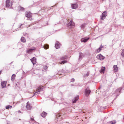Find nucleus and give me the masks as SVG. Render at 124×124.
<instances>
[{
	"instance_id": "2",
	"label": "nucleus",
	"mask_w": 124,
	"mask_h": 124,
	"mask_svg": "<svg viewBox=\"0 0 124 124\" xmlns=\"http://www.w3.org/2000/svg\"><path fill=\"white\" fill-rule=\"evenodd\" d=\"M12 3L9 0H7L6 1V7H9L11 9L13 8L12 6Z\"/></svg>"
},
{
	"instance_id": "25",
	"label": "nucleus",
	"mask_w": 124,
	"mask_h": 124,
	"mask_svg": "<svg viewBox=\"0 0 124 124\" xmlns=\"http://www.w3.org/2000/svg\"><path fill=\"white\" fill-rule=\"evenodd\" d=\"M44 47L45 49H48L49 48V46L47 44H45L43 46Z\"/></svg>"
},
{
	"instance_id": "11",
	"label": "nucleus",
	"mask_w": 124,
	"mask_h": 124,
	"mask_svg": "<svg viewBox=\"0 0 124 124\" xmlns=\"http://www.w3.org/2000/svg\"><path fill=\"white\" fill-rule=\"evenodd\" d=\"M7 83V81H4L1 82V85L2 88H4L6 87Z\"/></svg>"
},
{
	"instance_id": "38",
	"label": "nucleus",
	"mask_w": 124,
	"mask_h": 124,
	"mask_svg": "<svg viewBox=\"0 0 124 124\" xmlns=\"http://www.w3.org/2000/svg\"><path fill=\"white\" fill-rule=\"evenodd\" d=\"M103 46H102L101 45V46H100V47H99L101 49V48H103Z\"/></svg>"
},
{
	"instance_id": "41",
	"label": "nucleus",
	"mask_w": 124,
	"mask_h": 124,
	"mask_svg": "<svg viewBox=\"0 0 124 124\" xmlns=\"http://www.w3.org/2000/svg\"><path fill=\"white\" fill-rule=\"evenodd\" d=\"M123 119H124V118H123Z\"/></svg>"
},
{
	"instance_id": "33",
	"label": "nucleus",
	"mask_w": 124,
	"mask_h": 124,
	"mask_svg": "<svg viewBox=\"0 0 124 124\" xmlns=\"http://www.w3.org/2000/svg\"><path fill=\"white\" fill-rule=\"evenodd\" d=\"M31 120L33 121L34 122H36L34 120V118H32L31 117Z\"/></svg>"
},
{
	"instance_id": "37",
	"label": "nucleus",
	"mask_w": 124,
	"mask_h": 124,
	"mask_svg": "<svg viewBox=\"0 0 124 124\" xmlns=\"http://www.w3.org/2000/svg\"><path fill=\"white\" fill-rule=\"evenodd\" d=\"M106 107H101V109H103L102 108H103V109H106Z\"/></svg>"
},
{
	"instance_id": "15",
	"label": "nucleus",
	"mask_w": 124,
	"mask_h": 124,
	"mask_svg": "<svg viewBox=\"0 0 124 124\" xmlns=\"http://www.w3.org/2000/svg\"><path fill=\"white\" fill-rule=\"evenodd\" d=\"M84 54L81 52L79 53V56L78 60L81 61L82 59L84 56Z\"/></svg>"
},
{
	"instance_id": "42",
	"label": "nucleus",
	"mask_w": 124,
	"mask_h": 124,
	"mask_svg": "<svg viewBox=\"0 0 124 124\" xmlns=\"http://www.w3.org/2000/svg\"><path fill=\"white\" fill-rule=\"evenodd\" d=\"M112 103H113V102H112Z\"/></svg>"
},
{
	"instance_id": "22",
	"label": "nucleus",
	"mask_w": 124,
	"mask_h": 124,
	"mask_svg": "<svg viewBox=\"0 0 124 124\" xmlns=\"http://www.w3.org/2000/svg\"><path fill=\"white\" fill-rule=\"evenodd\" d=\"M59 44L60 43L59 42H58L55 43V47L56 49H57L59 48Z\"/></svg>"
},
{
	"instance_id": "21",
	"label": "nucleus",
	"mask_w": 124,
	"mask_h": 124,
	"mask_svg": "<svg viewBox=\"0 0 124 124\" xmlns=\"http://www.w3.org/2000/svg\"><path fill=\"white\" fill-rule=\"evenodd\" d=\"M114 71L115 72H117L118 71V68L116 65L113 66Z\"/></svg>"
},
{
	"instance_id": "32",
	"label": "nucleus",
	"mask_w": 124,
	"mask_h": 124,
	"mask_svg": "<svg viewBox=\"0 0 124 124\" xmlns=\"http://www.w3.org/2000/svg\"><path fill=\"white\" fill-rule=\"evenodd\" d=\"M47 67L46 65H44L43 66V69L45 70H46L47 68Z\"/></svg>"
},
{
	"instance_id": "4",
	"label": "nucleus",
	"mask_w": 124,
	"mask_h": 124,
	"mask_svg": "<svg viewBox=\"0 0 124 124\" xmlns=\"http://www.w3.org/2000/svg\"><path fill=\"white\" fill-rule=\"evenodd\" d=\"M107 13L106 11H105L102 13V15L100 16L101 20H102L105 19L107 16Z\"/></svg>"
},
{
	"instance_id": "1",
	"label": "nucleus",
	"mask_w": 124,
	"mask_h": 124,
	"mask_svg": "<svg viewBox=\"0 0 124 124\" xmlns=\"http://www.w3.org/2000/svg\"><path fill=\"white\" fill-rule=\"evenodd\" d=\"M44 88V86H41L38 88V89L37 90L35 93H34V95L32 96V97H33L34 96L36 95L37 94H39V92L43 90Z\"/></svg>"
},
{
	"instance_id": "16",
	"label": "nucleus",
	"mask_w": 124,
	"mask_h": 124,
	"mask_svg": "<svg viewBox=\"0 0 124 124\" xmlns=\"http://www.w3.org/2000/svg\"><path fill=\"white\" fill-rule=\"evenodd\" d=\"M29 102L28 101L27 103V105L26 106V108L28 110H30L31 109L32 107L31 105L29 104Z\"/></svg>"
},
{
	"instance_id": "26",
	"label": "nucleus",
	"mask_w": 124,
	"mask_h": 124,
	"mask_svg": "<svg viewBox=\"0 0 124 124\" xmlns=\"http://www.w3.org/2000/svg\"><path fill=\"white\" fill-rule=\"evenodd\" d=\"M85 25L86 24L85 23L82 24L80 26L81 28L82 29H84L85 27Z\"/></svg>"
},
{
	"instance_id": "45",
	"label": "nucleus",
	"mask_w": 124,
	"mask_h": 124,
	"mask_svg": "<svg viewBox=\"0 0 124 124\" xmlns=\"http://www.w3.org/2000/svg\"><path fill=\"white\" fill-rule=\"evenodd\" d=\"M118 95H117V96H118Z\"/></svg>"
},
{
	"instance_id": "43",
	"label": "nucleus",
	"mask_w": 124,
	"mask_h": 124,
	"mask_svg": "<svg viewBox=\"0 0 124 124\" xmlns=\"http://www.w3.org/2000/svg\"><path fill=\"white\" fill-rule=\"evenodd\" d=\"M115 99H116V98H115V99H114V100H115Z\"/></svg>"
},
{
	"instance_id": "6",
	"label": "nucleus",
	"mask_w": 124,
	"mask_h": 124,
	"mask_svg": "<svg viewBox=\"0 0 124 124\" xmlns=\"http://www.w3.org/2000/svg\"><path fill=\"white\" fill-rule=\"evenodd\" d=\"M96 58L100 60H103L105 58V57L103 56L101 54H100L97 55Z\"/></svg>"
},
{
	"instance_id": "12",
	"label": "nucleus",
	"mask_w": 124,
	"mask_h": 124,
	"mask_svg": "<svg viewBox=\"0 0 124 124\" xmlns=\"http://www.w3.org/2000/svg\"><path fill=\"white\" fill-rule=\"evenodd\" d=\"M17 10L18 11H24L25 9L23 7L19 6L18 7Z\"/></svg>"
},
{
	"instance_id": "9",
	"label": "nucleus",
	"mask_w": 124,
	"mask_h": 124,
	"mask_svg": "<svg viewBox=\"0 0 124 124\" xmlns=\"http://www.w3.org/2000/svg\"><path fill=\"white\" fill-rule=\"evenodd\" d=\"M36 48L34 47H33L29 49L28 50H27V52L28 53H30L32 52L33 51L36 50Z\"/></svg>"
},
{
	"instance_id": "39",
	"label": "nucleus",
	"mask_w": 124,
	"mask_h": 124,
	"mask_svg": "<svg viewBox=\"0 0 124 124\" xmlns=\"http://www.w3.org/2000/svg\"><path fill=\"white\" fill-rule=\"evenodd\" d=\"M18 112L19 113H21V112L20 110L18 111Z\"/></svg>"
},
{
	"instance_id": "34",
	"label": "nucleus",
	"mask_w": 124,
	"mask_h": 124,
	"mask_svg": "<svg viewBox=\"0 0 124 124\" xmlns=\"http://www.w3.org/2000/svg\"><path fill=\"white\" fill-rule=\"evenodd\" d=\"M121 55L122 56L124 57V50H123L122 52L121 53Z\"/></svg>"
},
{
	"instance_id": "35",
	"label": "nucleus",
	"mask_w": 124,
	"mask_h": 124,
	"mask_svg": "<svg viewBox=\"0 0 124 124\" xmlns=\"http://www.w3.org/2000/svg\"><path fill=\"white\" fill-rule=\"evenodd\" d=\"M89 73L88 72H87L86 74L85 75V77H88L89 76Z\"/></svg>"
},
{
	"instance_id": "3",
	"label": "nucleus",
	"mask_w": 124,
	"mask_h": 124,
	"mask_svg": "<svg viewBox=\"0 0 124 124\" xmlns=\"http://www.w3.org/2000/svg\"><path fill=\"white\" fill-rule=\"evenodd\" d=\"M67 57L66 56H64L62 57L61 58V60H63V61H61L60 63L61 64H64L65 63H66L67 62V61L66 60H65L66 59H67Z\"/></svg>"
},
{
	"instance_id": "28",
	"label": "nucleus",
	"mask_w": 124,
	"mask_h": 124,
	"mask_svg": "<svg viewBox=\"0 0 124 124\" xmlns=\"http://www.w3.org/2000/svg\"><path fill=\"white\" fill-rule=\"evenodd\" d=\"M12 108V106L8 105L6 107V109H9V108Z\"/></svg>"
},
{
	"instance_id": "5",
	"label": "nucleus",
	"mask_w": 124,
	"mask_h": 124,
	"mask_svg": "<svg viewBox=\"0 0 124 124\" xmlns=\"http://www.w3.org/2000/svg\"><path fill=\"white\" fill-rule=\"evenodd\" d=\"M61 113H59L56 115V121H60L62 117V116L61 115Z\"/></svg>"
},
{
	"instance_id": "13",
	"label": "nucleus",
	"mask_w": 124,
	"mask_h": 124,
	"mask_svg": "<svg viewBox=\"0 0 124 124\" xmlns=\"http://www.w3.org/2000/svg\"><path fill=\"white\" fill-rule=\"evenodd\" d=\"M25 16L28 18H31L32 17V15L30 12H26L25 13Z\"/></svg>"
},
{
	"instance_id": "8",
	"label": "nucleus",
	"mask_w": 124,
	"mask_h": 124,
	"mask_svg": "<svg viewBox=\"0 0 124 124\" xmlns=\"http://www.w3.org/2000/svg\"><path fill=\"white\" fill-rule=\"evenodd\" d=\"M75 23L73 22L72 20L70 21V22L67 25L68 27H72L74 26L75 25Z\"/></svg>"
},
{
	"instance_id": "18",
	"label": "nucleus",
	"mask_w": 124,
	"mask_h": 124,
	"mask_svg": "<svg viewBox=\"0 0 124 124\" xmlns=\"http://www.w3.org/2000/svg\"><path fill=\"white\" fill-rule=\"evenodd\" d=\"M30 60L33 65H34L36 63V59L35 58L33 57Z\"/></svg>"
},
{
	"instance_id": "10",
	"label": "nucleus",
	"mask_w": 124,
	"mask_h": 124,
	"mask_svg": "<svg viewBox=\"0 0 124 124\" xmlns=\"http://www.w3.org/2000/svg\"><path fill=\"white\" fill-rule=\"evenodd\" d=\"M71 6L72 9H76L78 8V5L77 3L75 4H71Z\"/></svg>"
},
{
	"instance_id": "14",
	"label": "nucleus",
	"mask_w": 124,
	"mask_h": 124,
	"mask_svg": "<svg viewBox=\"0 0 124 124\" xmlns=\"http://www.w3.org/2000/svg\"><path fill=\"white\" fill-rule=\"evenodd\" d=\"M79 98V96L78 95L77 96L75 97L73 99L72 102L73 103H74L76 102L78 100Z\"/></svg>"
},
{
	"instance_id": "40",
	"label": "nucleus",
	"mask_w": 124,
	"mask_h": 124,
	"mask_svg": "<svg viewBox=\"0 0 124 124\" xmlns=\"http://www.w3.org/2000/svg\"><path fill=\"white\" fill-rule=\"evenodd\" d=\"M102 0V1H104V0Z\"/></svg>"
},
{
	"instance_id": "31",
	"label": "nucleus",
	"mask_w": 124,
	"mask_h": 124,
	"mask_svg": "<svg viewBox=\"0 0 124 124\" xmlns=\"http://www.w3.org/2000/svg\"><path fill=\"white\" fill-rule=\"evenodd\" d=\"M116 122L115 120L111 121L110 122V123L112 124H115Z\"/></svg>"
},
{
	"instance_id": "44",
	"label": "nucleus",
	"mask_w": 124,
	"mask_h": 124,
	"mask_svg": "<svg viewBox=\"0 0 124 124\" xmlns=\"http://www.w3.org/2000/svg\"><path fill=\"white\" fill-rule=\"evenodd\" d=\"M55 6V5H54V6Z\"/></svg>"
},
{
	"instance_id": "17",
	"label": "nucleus",
	"mask_w": 124,
	"mask_h": 124,
	"mask_svg": "<svg viewBox=\"0 0 124 124\" xmlns=\"http://www.w3.org/2000/svg\"><path fill=\"white\" fill-rule=\"evenodd\" d=\"M89 39V38H83L81 39V41L82 42H86L87 40Z\"/></svg>"
},
{
	"instance_id": "36",
	"label": "nucleus",
	"mask_w": 124,
	"mask_h": 124,
	"mask_svg": "<svg viewBox=\"0 0 124 124\" xmlns=\"http://www.w3.org/2000/svg\"><path fill=\"white\" fill-rule=\"evenodd\" d=\"M75 80L73 78H72L71 79V82H74Z\"/></svg>"
},
{
	"instance_id": "29",
	"label": "nucleus",
	"mask_w": 124,
	"mask_h": 124,
	"mask_svg": "<svg viewBox=\"0 0 124 124\" xmlns=\"http://www.w3.org/2000/svg\"><path fill=\"white\" fill-rule=\"evenodd\" d=\"M101 50V49L99 47L95 51V52L97 53H99Z\"/></svg>"
},
{
	"instance_id": "30",
	"label": "nucleus",
	"mask_w": 124,
	"mask_h": 124,
	"mask_svg": "<svg viewBox=\"0 0 124 124\" xmlns=\"http://www.w3.org/2000/svg\"><path fill=\"white\" fill-rule=\"evenodd\" d=\"M122 88H119L117 90H116V92H119L120 93H121V91L122 90Z\"/></svg>"
},
{
	"instance_id": "20",
	"label": "nucleus",
	"mask_w": 124,
	"mask_h": 124,
	"mask_svg": "<svg viewBox=\"0 0 124 124\" xmlns=\"http://www.w3.org/2000/svg\"><path fill=\"white\" fill-rule=\"evenodd\" d=\"M47 114V113L44 111H43L41 114L40 115L43 117L44 118L46 117Z\"/></svg>"
},
{
	"instance_id": "7",
	"label": "nucleus",
	"mask_w": 124,
	"mask_h": 124,
	"mask_svg": "<svg viewBox=\"0 0 124 124\" xmlns=\"http://www.w3.org/2000/svg\"><path fill=\"white\" fill-rule=\"evenodd\" d=\"M91 92L90 90L86 89L85 90V93L86 96H88Z\"/></svg>"
},
{
	"instance_id": "24",
	"label": "nucleus",
	"mask_w": 124,
	"mask_h": 124,
	"mask_svg": "<svg viewBox=\"0 0 124 124\" xmlns=\"http://www.w3.org/2000/svg\"><path fill=\"white\" fill-rule=\"evenodd\" d=\"M21 40L22 42L25 43L26 42V39L23 37H22L21 39Z\"/></svg>"
},
{
	"instance_id": "19",
	"label": "nucleus",
	"mask_w": 124,
	"mask_h": 124,
	"mask_svg": "<svg viewBox=\"0 0 124 124\" xmlns=\"http://www.w3.org/2000/svg\"><path fill=\"white\" fill-rule=\"evenodd\" d=\"M23 24H21L18 28L15 29V30L16 31H17L22 29L24 27V26H23Z\"/></svg>"
},
{
	"instance_id": "23",
	"label": "nucleus",
	"mask_w": 124,
	"mask_h": 124,
	"mask_svg": "<svg viewBox=\"0 0 124 124\" xmlns=\"http://www.w3.org/2000/svg\"><path fill=\"white\" fill-rule=\"evenodd\" d=\"M16 77V75L15 74H13L11 77V79L12 81H14Z\"/></svg>"
},
{
	"instance_id": "27",
	"label": "nucleus",
	"mask_w": 124,
	"mask_h": 124,
	"mask_svg": "<svg viewBox=\"0 0 124 124\" xmlns=\"http://www.w3.org/2000/svg\"><path fill=\"white\" fill-rule=\"evenodd\" d=\"M105 69V67H104L103 68H101L100 70V72L101 73H104Z\"/></svg>"
}]
</instances>
